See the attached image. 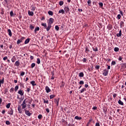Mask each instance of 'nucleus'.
Masks as SVG:
<instances>
[{
    "mask_svg": "<svg viewBox=\"0 0 126 126\" xmlns=\"http://www.w3.org/2000/svg\"><path fill=\"white\" fill-rule=\"evenodd\" d=\"M99 6H101V7L103 6V3H102V2L99 3Z\"/></svg>",
    "mask_w": 126,
    "mask_h": 126,
    "instance_id": "nucleus-63",
    "label": "nucleus"
},
{
    "mask_svg": "<svg viewBox=\"0 0 126 126\" xmlns=\"http://www.w3.org/2000/svg\"><path fill=\"white\" fill-rule=\"evenodd\" d=\"M18 88H19V87L18 86H16L15 87V91H17V90H18Z\"/></svg>",
    "mask_w": 126,
    "mask_h": 126,
    "instance_id": "nucleus-47",
    "label": "nucleus"
},
{
    "mask_svg": "<svg viewBox=\"0 0 126 126\" xmlns=\"http://www.w3.org/2000/svg\"><path fill=\"white\" fill-rule=\"evenodd\" d=\"M42 26H43V27H45V28H47V24L46 23H42L41 24Z\"/></svg>",
    "mask_w": 126,
    "mask_h": 126,
    "instance_id": "nucleus-31",
    "label": "nucleus"
},
{
    "mask_svg": "<svg viewBox=\"0 0 126 126\" xmlns=\"http://www.w3.org/2000/svg\"><path fill=\"white\" fill-rule=\"evenodd\" d=\"M32 11H35V10H36V8L33 5H32Z\"/></svg>",
    "mask_w": 126,
    "mask_h": 126,
    "instance_id": "nucleus-30",
    "label": "nucleus"
},
{
    "mask_svg": "<svg viewBox=\"0 0 126 126\" xmlns=\"http://www.w3.org/2000/svg\"><path fill=\"white\" fill-rule=\"evenodd\" d=\"M3 61H6L7 60V56H6L3 58Z\"/></svg>",
    "mask_w": 126,
    "mask_h": 126,
    "instance_id": "nucleus-55",
    "label": "nucleus"
},
{
    "mask_svg": "<svg viewBox=\"0 0 126 126\" xmlns=\"http://www.w3.org/2000/svg\"><path fill=\"white\" fill-rule=\"evenodd\" d=\"M59 4L60 5L62 6L63 4V1H61L60 2H59Z\"/></svg>",
    "mask_w": 126,
    "mask_h": 126,
    "instance_id": "nucleus-46",
    "label": "nucleus"
},
{
    "mask_svg": "<svg viewBox=\"0 0 126 126\" xmlns=\"http://www.w3.org/2000/svg\"><path fill=\"white\" fill-rule=\"evenodd\" d=\"M28 14H29V15H30L31 16H33V15H34V12H33L32 11H29Z\"/></svg>",
    "mask_w": 126,
    "mask_h": 126,
    "instance_id": "nucleus-12",
    "label": "nucleus"
},
{
    "mask_svg": "<svg viewBox=\"0 0 126 126\" xmlns=\"http://www.w3.org/2000/svg\"><path fill=\"white\" fill-rule=\"evenodd\" d=\"M54 23V19L52 18H50L49 19V22H48V24L52 25Z\"/></svg>",
    "mask_w": 126,
    "mask_h": 126,
    "instance_id": "nucleus-4",
    "label": "nucleus"
},
{
    "mask_svg": "<svg viewBox=\"0 0 126 126\" xmlns=\"http://www.w3.org/2000/svg\"><path fill=\"white\" fill-rule=\"evenodd\" d=\"M1 14H4V9L1 8Z\"/></svg>",
    "mask_w": 126,
    "mask_h": 126,
    "instance_id": "nucleus-32",
    "label": "nucleus"
},
{
    "mask_svg": "<svg viewBox=\"0 0 126 126\" xmlns=\"http://www.w3.org/2000/svg\"><path fill=\"white\" fill-rule=\"evenodd\" d=\"M48 13L49 15H51V16H53V15H54V13H53V11H48Z\"/></svg>",
    "mask_w": 126,
    "mask_h": 126,
    "instance_id": "nucleus-23",
    "label": "nucleus"
},
{
    "mask_svg": "<svg viewBox=\"0 0 126 126\" xmlns=\"http://www.w3.org/2000/svg\"><path fill=\"white\" fill-rule=\"evenodd\" d=\"M117 17H118V19H121L122 16H121V14H118L117 16Z\"/></svg>",
    "mask_w": 126,
    "mask_h": 126,
    "instance_id": "nucleus-52",
    "label": "nucleus"
},
{
    "mask_svg": "<svg viewBox=\"0 0 126 126\" xmlns=\"http://www.w3.org/2000/svg\"><path fill=\"white\" fill-rule=\"evenodd\" d=\"M64 10H65L66 13H67V12H68V11H69V8H68L67 7H65Z\"/></svg>",
    "mask_w": 126,
    "mask_h": 126,
    "instance_id": "nucleus-17",
    "label": "nucleus"
},
{
    "mask_svg": "<svg viewBox=\"0 0 126 126\" xmlns=\"http://www.w3.org/2000/svg\"><path fill=\"white\" fill-rule=\"evenodd\" d=\"M116 36L117 37H121V36H122V30H120L119 31V33H117Z\"/></svg>",
    "mask_w": 126,
    "mask_h": 126,
    "instance_id": "nucleus-16",
    "label": "nucleus"
},
{
    "mask_svg": "<svg viewBox=\"0 0 126 126\" xmlns=\"http://www.w3.org/2000/svg\"><path fill=\"white\" fill-rule=\"evenodd\" d=\"M18 111L19 114H22V110H21V106H19L18 107Z\"/></svg>",
    "mask_w": 126,
    "mask_h": 126,
    "instance_id": "nucleus-10",
    "label": "nucleus"
},
{
    "mask_svg": "<svg viewBox=\"0 0 126 126\" xmlns=\"http://www.w3.org/2000/svg\"><path fill=\"white\" fill-rule=\"evenodd\" d=\"M59 98L58 99H55V102L57 104V106H59Z\"/></svg>",
    "mask_w": 126,
    "mask_h": 126,
    "instance_id": "nucleus-27",
    "label": "nucleus"
},
{
    "mask_svg": "<svg viewBox=\"0 0 126 126\" xmlns=\"http://www.w3.org/2000/svg\"><path fill=\"white\" fill-rule=\"evenodd\" d=\"M25 74V72H22L21 73L20 75H21V76H23Z\"/></svg>",
    "mask_w": 126,
    "mask_h": 126,
    "instance_id": "nucleus-49",
    "label": "nucleus"
},
{
    "mask_svg": "<svg viewBox=\"0 0 126 126\" xmlns=\"http://www.w3.org/2000/svg\"><path fill=\"white\" fill-rule=\"evenodd\" d=\"M8 32L10 37H11L12 36V33L11 32V30H10V29L8 30Z\"/></svg>",
    "mask_w": 126,
    "mask_h": 126,
    "instance_id": "nucleus-13",
    "label": "nucleus"
},
{
    "mask_svg": "<svg viewBox=\"0 0 126 126\" xmlns=\"http://www.w3.org/2000/svg\"><path fill=\"white\" fill-rule=\"evenodd\" d=\"M20 43H22V40H21V39H18V41H17V44L18 45H19Z\"/></svg>",
    "mask_w": 126,
    "mask_h": 126,
    "instance_id": "nucleus-24",
    "label": "nucleus"
},
{
    "mask_svg": "<svg viewBox=\"0 0 126 126\" xmlns=\"http://www.w3.org/2000/svg\"><path fill=\"white\" fill-rule=\"evenodd\" d=\"M18 94H19L21 96H23V95H24V92L20 90L18 91Z\"/></svg>",
    "mask_w": 126,
    "mask_h": 126,
    "instance_id": "nucleus-7",
    "label": "nucleus"
},
{
    "mask_svg": "<svg viewBox=\"0 0 126 126\" xmlns=\"http://www.w3.org/2000/svg\"><path fill=\"white\" fill-rule=\"evenodd\" d=\"M55 29H56L57 31H59V30H60V27H59L58 26H55Z\"/></svg>",
    "mask_w": 126,
    "mask_h": 126,
    "instance_id": "nucleus-41",
    "label": "nucleus"
},
{
    "mask_svg": "<svg viewBox=\"0 0 126 126\" xmlns=\"http://www.w3.org/2000/svg\"><path fill=\"white\" fill-rule=\"evenodd\" d=\"M119 50H120V49L118 47H115L114 48L115 52H119Z\"/></svg>",
    "mask_w": 126,
    "mask_h": 126,
    "instance_id": "nucleus-28",
    "label": "nucleus"
},
{
    "mask_svg": "<svg viewBox=\"0 0 126 126\" xmlns=\"http://www.w3.org/2000/svg\"><path fill=\"white\" fill-rule=\"evenodd\" d=\"M45 110L48 113H50V109L49 108H46Z\"/></svg>",
    "mask_w": 126,
    "mask_h": 126,
    "instance_id": "nucleus-56",
    "label": "nucleus"
},
{
    "mask_svg": "<svg viewBox=\"0 0 126 126\" xmlns=\"http://www.w3.org/2000/svg\"><path fill=\"white\" fill-rule=\"evenodd\" d=\"M120 13L121 14L122 16H124V12H123L122 11H120Z\"/></svg>",
    "mask_w": 126,
    "mask_h": 126,
    "instance_id": "nucleus-59",
    "label": "nucleus"
},
{
    "mask_svg": "<svg viewBox=\"0 0 126 126\" xmlns=\"http://www.w3.org/2000/svg\"><path fill=\"white\" fill-rule=\"evenodd\" d=\"M95 68H96V69H99V68H100V66L99 65H96L95 66Z\"/></svg>",
    "mask_w": 126,
    "mask_h": 126,
    "instance_id": "nucleus-58",
    "label": "nucleus"
},
{
    "mask_svg": "<svg viewBox=\"0 0 126 126\" xmlns=\"http://www.w3.org/2000/svg\"><path fill=\"white\" fill-rule=\"evenodd\" d=\"M79 84H80V85H83V84H84V81H80L79 82Z\"/></svg>",
    "mask_w": 126,
    "mask_h": 126,
    "instance_id": "nucleus-44",
    "label": "nucleus"
},
{
    "mask_svg": "<svg viewBox=\"0 0 126 126\" xmlns=\"http://www.w3.org/2000/svg\"><path fill=\"white\" fill-rule=\"evenodd\" d=\"M14 92V88H12L10 90V92H11V93H13V92Z\"/></svg>",
    "mask_w": 126,
    "mask_h": 126,
    "instance_id": "nucleus-42",
    "label": "nucleus"
},
{
    "mask_svg": "<svg viewBox=\"0 0 126 126\" xmlns=\"http://www.w3.org/2000/svg\"><path fill=\"white\" fill-rule=\"evenodd\" d=\"M75 120H82V118L80 117L77 116L75 117Z\"/></svg>",
    "mask_w": 126,
    "mask_h": 126,
    "instance_id": "nucleus-22",
    "label": "nucleus"
},
{
    "mask_svg": "<svg viewBox=\"0 0 126 126\" xmlns=\"http://www.w3.org/2000/svg\"><path fill=\"white\" fill-rule=\"evenodd\" d=\"M87 61V59H86V58L83 59V63H86Z\"/></svg>",
    "mask_w": 126,
    "mask_h": 126,
    "instance_id": "nucleus-57",
    "label": "nucleus"
},
{
    "mask_svg": "<svg viewBox=\"0 0 126 126\" xmlns=\"http://www.w3.org/2000/svg\"><path fill=\"white\" fill-rule=\"evenodd\" d=\"M5 124H6V125H10V122H9V121H6Z\"/></svg>",
    "mask_w": 126,
    "mask_h": 126,
    "instance_id": "nucleus-50",
    "label": "nucleus"
},
{
    "mask_svg": "<svg viewBox=\"0 0 126 126\" xmlns=\"http://www.w3.org/2000/svg\"><path fill=\"white\" fill-rule=\"evenodd\" d=\"M37 63H38V64H39V63H41V61L40 60V59L39 58L37 59Z\"/></svg>",
    "mask_w": 126,
    "mask_h": 126,
    "instance_id": "nucleus-38",
    "label": "nucleus"
},
{
    "mask_svg": "<svg viewBox=\"0 0 126 126\" xmlns=\"http://www.w3.org/2000/svg\"><path fill=\"white\" fill-rule=\"evenodd\" d=\"M8 114L9 115H13V109L12 108H10L9 111H8Z\"/></svg>",
    "mask_w": 126,
    "mask_h": 126,
    "instance_id": "nucleus-3",
    "label": "nucleus"
},
{
    "mask_svg": "<svg viewBox=\"0 0 126 126\" xmlns=\"http://www.w3.org/2000/svg\"><path fill=\"white\" fill-rule=\"evenodd\" d=\"M124 24H125V23H124L123 21H121V22H120V26H124Z\"/></svg>",
    "mask_w": 126,
    "mask_h": 126,
    "instance_id": "nucleus-45",
    "label": "nucleus"
},
{
    "mask_svg": "<svg viewBox=\"0 0 126 126\" xmlns=\"http://www.w3.org/2000/svg\"><path fill=\"white\" fill-rule=\"evenodd\" d=\"M56 97V95L55 94H51L50 95V99H53Z\"/></svg>",
    "mask_w": 126,
    "mask_h": 126,
    "instance_id": "nucleus-26",
    "label": "nucleus"
},
{
    "mask_svg": "<svg viewBox=\"0 0 126 126\" xmlns=\"http://www.w3.org/2000/svg\"><path fill=\"white\" fill-rule=\"evenodd\" d=\"M109 73V70H107V69H104L103 71L102 74L104 76H107Z\"/></svg>",
    "mask_w": 126,
    "mask_h": 126,
    "instance_id": "nucleus-1",
    "label": "nucleus"
},
{
    "mask_svg": "<svg viewBox=\"0 0 126 126\" xmlns=\"http://www.w3.org/2000/svg\"><path fill=\"white\" fill-rule=\"evenodd\" d=\"M91 2H92V1H91V0H88V4L90 6V5H91Z\"/></svg>",
    "mask_w": 126,
    "mask_h": 126,
    "instance_id": "nucleus-39",
    "label": "nucleus"
},
{
    "mask_svg": "<svg viewBox=\"0 0 126 126\" xmlns=\"http://www.w3.org/2000/svg\"><path fill=\"white\" fill-rule=\"evenodd\" d=\"M16 61V57L15 56H13L11 59V61L12 63H15V61Z\"/></svg>",
    "mask_w": 126,
    "mask_h": 126,
    "instance_id": "nucleus-11",
    "label": "nucleus"
},
{
    "mask_svg": "<svg viewBox=\"0 0 126 126\" xmlns=\"http://www.w3.org/2000/svg\"><path fill=\"white\" fill-rule=\"evenodd\" d=\"M40 30V28L39 27H36L35 30H34V32L35 33H36V32H37V31H39Z\"/></svg>",
    "mask_w": 126,
    "mask_h": 126,
    "instance_id": "nucleus-25",
    "label": "nucleus"
},
{
    "mask_svg": "<svg viewBox=\"0 0 126 126\" xmlns=\"http://www.w3.org/2000/svg\"><path fill=\"white\" fill-rule=\"evenodd\" d=\"M14 14H13V11H11L10 12V16L12 17L13 16Z\"/></svg>",
    "mask_w": 126,
    "mask_h": 126,
    "instance_id": "nucleus-43",
    "label": "nucleus"
},
{
    "mask_svg": "<svg viewBox=\"0 0 126 126\" xmlns=\"http://www.w3.org/2000/svg\"><path fill=\"white\" fill-rule=\"evenodd\" d=\"M61 87H64V83L62 82Z\"/></svg>",
    "mask_w": 126,
    "mask_h": 126,
    "instance_id": "nucleus-53",
    "label": "nucleus"
},
{
    "mask_svg": "<svg viewBox=\"0 0 126 126\" xmlns=\"http://www.w3.org/2000/svg\"><path fill=\"white\" fill-rule=\"evenodd\" d=\"M51 79H52L53 80H54V73H52V76Z\"/></svg>",
    "mask_w": 126,
    "mask_h": 126,
    "instance_id": "nucleus-60",
    "label": "nucleus"
},
{
    "mask_svg": "<svg viewBox=\"0 0 126 126\" xmlns=\"http://www.w3.org/2000/svg\"><path fill=\"white\" fill-rule=\"evenodd\" d=\"M31 84L32 86H36L37 84H35V81H32L31 82Z\"/></svg>",
    "mask_w": 126,
    "mask_h": 126,
    "instance_id": "nucleus-15",
    "label": "nucleus"
},
{
    "mask_svg": "<svg viewBox=\"0 0 126 126\" xmlns=\"http://www.w3.org/2000/svg\"><path fill=\"white\" fill-rule=\"evenodd\" d=\"M4 82V78H3L1 80H0V87H1V84Z\"/></svg>",
    "mask_w": 126,
    "mask_h": 126,
    "instance_id": "nucleus-14",
    "label": "nucleus"
},
{
    "mask_svg": "<svg viewBox=\"0 0 126 126\" xmlns=\"http://www.w3.org/2000/svg\"><path fill=\"white\" fill-rule=\"evenodd\" d=\"M30 59H31V60H33L34 59V57H33L32 56H31Z\"/></svg>",
    "mask_w": 126,
    "mask_h": 126,
    "instance_id": "nucleus-64",
    "label": "nucleus"
},
{
    "mask_svg": "<svg viewBox=\"0 0 126 126\" xmlns=\"http://www.w3.org/2000/svg\"><path fill=\"white\" fill-rule=\"evenodd\" d=\"M118 103L119 105H122V106H124V102L121 100V99H119L118 101Z\"/></svg>",
    "mask_w": 126,
    "mask_h": 126,
    "instance_id": "nucleus-18",
    "label": "nucleus"
},
{
    "mask_svg": "<svg viewBox=\"0 0 126 126\" xmlns=\"http://www.w3.org/2000/svg\"><path fill=\"white\" fill-rule=\"evenodd\" d=\"M95 126H100V123H97L95 124Z\"/></svg>",
    "mask_w": 126,
    "mask_h": 126,
    "instance_id": "nucleus-62",
    "label": "nucleus"
},
{
    "mask_svg": "<svg viewBox=\"0 0 126 126\" xmlns=\"http://www.w3.org/2000/svg\"><path fill=\"white\" fill-rule=\"evenodd\" d=\"M30 27L31 30H33V29H34V26H33L32 25H30Z\"/></svg>",
    "mask_w": 126,
    "mask_h": 126,
    "instance_id": "nucleus-40",
    "label": "nucleus"
},
{
    "mask_svg": "<svg viewBox=\"0 0 126 126\" xmlns=\"http://www.w3.org/2000/svg\"><path fill=\"white\" fill-rule=\"evenodd\" d=\"M29 42H30V38H27L25 41V44H28Z\"/></svg>",
    "mask_w": 126,
    "mask_h": 126,
    "instance_id": "nucleus-20",
    "label": "nucleus"
},
{
    "mask_svg": "<svg viewBox=\"0 0 126 126\" xmlns=\"http://www.w3.org/2000/svg\"><path fill=\"white\" fill-rule=\"evenodd\" d=\"M111 64L112 65H115V64H116V61H112V62L111 63Z\"/></svg>",
    "mask_w": 126,
    "mask_h": 126,
    "instance_id": "nucleus-48",
    "label": "nucleus"
},
{
    "mask_svg": "<svg viewBox=\"0 0 126 126\" xmlns=\"http://www.w3.org/2000/svg\"><path fill=\"white\" fill-rule=\"evenodd\" d=\"M64 10L62 9L59 11V13H62V14H64Z\"/></svg>",
    "mask_w": 126,
    "mask_h": 126,
    "instance_id": "nucleus-21",
    "label": "nucleus"
},
{
    "mask_svg": "<svg viewBox=\"0 0 126 126\" xmlns=\"http://www.w3.org/2000/svg\"><path fill=\"white\" fill-rule=\"evenodd\" d=\"M79 77H83V76H84V73H83V72H80L79 74Z\"/></svg>",
    "mask_w": 126,
    "mask_h": 126,
    "instance_id": "nucleus-19",
    "label": "nucleus"
},
{
    "mask_svg": "<svg viewBox=\"0 0 126 126\" xmlns=\"http://www.w3.org/2000/svg\"><path fill=\"white\" fill-rule=\"evenodd\" d=\"M51 27H52V26L48 24V27H46V28H45V29H46L47 32H49L50 31V29H51Z\"/></svg>",
    "mask_w": 126,
    "mask_h": 126,
    "instance_id": "nucleus-9",
    "label": "nucleus"
},
{
    "mask_svg": "<svg viewBox=\"0 0 126 126\" xmlns=\"http://www.w3.org/2000/svg\"><path fill=\"white\" fill-rule=\"evenodd\" d=\"M84 91H86V89H85V88H83V89L81 90V93H83V92H84Z\"/></svg>",
    "mask_w": 126,
    "mask_h": 126,
    "instance_id": "nucleus-37",
    "label": "nucleus"
},
{
    "mask_svg": "<svg viewBox=\"0 0 126 126\" xmlns=\"http://www.w3.org/2000/svg\"><path fill=\"white\" fill-rule=\"evenodd\" d=\"M25 111L26 115H27V116H28V117H30V116L32 115V114L29 112V111H27L26 110H25Z\"/></svg>",
    "mask_w": 126,
    "mask_h": 126,
    "instance_id": "nucleus-5",
    "label": "nucleus"
},
{
    "mask_svg": "<svg viewBox=\"0 0 126 126\" xmlns=\"http://www.w3.org/2000/svg\"><path fill=\"white\" fill-rule=\"evenodd\" d=\"M6 107L7 109H9V108H10V103H8Z\"/></svg>",
    "mask_w": 126,
    "mask_h": 126,
    "instance_id": "nucleus-34",
    "label": "nucleus"
},
{
    "mask_svg": "<svg viewBox=\"0 0 126 126\" xmlns=\"http://www.w3.org/2000/svg\"><path fill=\"white\" fill-rule=\"evenodd\" d=\"M35 65H36V64H35V63H32L31 64L32 68H33V67H35Z\"/></svg>",
    "mask_w": 126,
    "mask_h": 126,
    "instance_id": "nucleus-36",
    "label": "nucleus"
},
{
    "mask_svg": "<svg viewBox=\"0 0 126 126\" xmlns=\"http://www.w3.org/2000/svg\"><path fill=\"white\" fill-rule=\"evenodd\" d=\"M93 50L94 52H98V48L96 47H93Z\"/></svg>",
    "mask_w": 126,
    "mask_h": 126,
    "instance_id": "nucleus-33",
    "label": "nucleus"
},
{
    "mask_svg": "<svg viewBox=\"0 0 126 126\" xmlns=\"http://www.w3.org/2000/svg\"><path fill=\"white\" fill-rule=\"evenodd\" d=\"M26 99H25L22 104V109H25L26 108Z\"/></svg>",
    "mask_w": 126,
    "mask_h": 126,
    "instance_id": "nucleus-2",
    "label": "nucleus"
},
{
    "mask_svg": "<svg viewBox=\"0 0 126 126\" xmlns=\"http://www.w3.org/2000/svg\"><path fill=\"white\" fill-rule=\"evenodd\" d=\"M118 60L119 61H122V60H123V57L122 56L119 57Z\"/></svg>",
    "mask_w": 126,
    "mask_h": 126,
    "instance_id": "nucleus-54",
    "label": "nucleus"
},
{
    "mask_svg": "<svg viewBox=\"0 0 126 126\" xmlns=\"http://www.w3.org/2000/svg\"><path fill=\"white\" fill-rule=\"evenodd\" d=\"M117 94H113V98H116L117 97Z\"/></svg>",
    "mask_w": 126,
    "mask_h": 126,
    "instance_id": "nucleus-61",
    "label": "nucleus"
},
{
    "mask_svg": "<svg viewBox=\"0 0 126 126\" xmlns=\"http://www.w3.org/2000/svg\"><path fill=\"white\" fill-rule=\"evenodd\" d=\"M19 65H20V62H19V61H16V62L15 63V64H14V66H19Z\"/></svg>",
    "mask_w": 126,
    "mask_h": 126,
    "instance_id": "nucleus-6",
    "label": "nucleus"
},
{
    "mask_svg": "<svg viewBox=\"0 0 126 126\" xmlns=\"http://www.w3.org/2000/svg\"><path fill=\"white\" fill-rule=\"evenodd\" d=\"M89 52V48H88V47H86L85 52L87 53V54H88Z\"/></svg>",
    "mask_w": 126,
    "mask_h": 126,
    "instance_id": "nucleus-29",
    "label": "nucleus"
},
{
    "mask_svg": "<svg viewBox=\"0 0 126 126\" xmlns=\"http://www.w3.org/2000/svg\"><path fill=\"white\" fill-rule=\"evenodd\" d=\"M38 119H39V120H41V119H42L43 116H42V115L40 114V115H39L38 116Z\"/></svg>",
    "mask_w": 126,
    "mask_h": 126,
    "instance_id": "nucleus-35",
    "label": "nucleus"
},
{
    "mask_svg": "<svg viewBox=\"0 0 126 126\" xmlns=\"http://www.w3.org/2000/svg\"><path fill=\"white\" fill-rule=\"evenodd\" d=\"M45 90H46L47 93H49V92H51V89L48 86H46L45 87Z\"/></svg>",
    "mask_w": 126,
    "mask_h": 126,
    "instance_id": "nucleus-8",
    "label": "nucleus"
},
{
    "mask_svg": "<svg viewBox=\"0 0 126 126\" xmlns=\"http://www.w3.org/2000/svg\"><path fill=\"white\" fill-rule=\"evenodd\" d=\"M44 103H45L46 104H49V101L48 100H45V99H44Z\"/></svg>",
    "mask_w": 126,
    "mask_h": 126,
    "instance_id": "nucleus-51",
    "label": "nucleus"
}]
</instances>
